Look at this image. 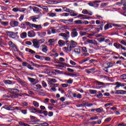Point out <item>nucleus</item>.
Returning a JSON list of instances; mask_svg holds the SVG:
<instances>
[{
    "label": "nucleus",
    "mask_w": 126,
    "mask_h": 126,
    "mask_svg": "<svg viewBox=\"0 0 126 126\" xmlns=\"http://www.w3.org/2000/svg\"><path fill=\"white\" fill-rule=\"evenodd\" d=\"M25 24L26 26H28L31 28V29H33V28H35V29H36L38 31L41 30L42 28V25H36L35 24H32L29 22H25Z\"/></svg>",
    "instance_id": "1"
},
{
    "label": "nucleus",
    "mask_w": 126,
    "mask_h": 126,
    "mask_svg": "<svg viewBox=\"0 0 126 126\" xmlns=\"http://www.w3.org/2000/svg\"><path fill=\"white\" fill-rule=\"evenodd\" d=\"M7 33L8 34V36L10 37V38H12V39H15L16 37H17V34H18V32L15 33L12 32H7Z\"/></svg>",
    "instance_id": "2"
},
{
    "label": "nucleus",
    "mask_w": 126,
    "mask_h": 126,
    "mask_svg": "<svg viewBox=\"0 0 126 126\" xmlns=\"http://www.w3.org/2000/svg\"><path fill=\"white\" fill-rule=\"evenodd\" d=\"M114 85H116L115 89H117V88H120V87H125V86H126V83L116 82Z\"/></svg>",
    "instance_id": "3"
},
{
    "label": "nucleus",
    "mask_w": 126,
    "mask_h": 126,
    "mask_svg": "<svg viewBox=\"0 0 126 126\" xmlns=\"http://www.w3.org/2000/svg\"><path fill=\"white\" fill-rule=\"evenodd\" d=\"M31 113L35 114V113H38V114H41L42 111L41 110H38L36 108H35L34 107H32L29 109Z\"/></svg>",
    "instance_id": "4"
},
{
    "label": "nucleus",
    "mask_w": 126,
    "mask_h": 126,
    "mask_svg": "<svg viewBox=\"0 0 126 126\" xmlns=\"http://www.w3.org/2000/svg\"><path fill=\"white\" fill-rule=\"evenodd\" d=\"M18 82L19 83H20L21 85H22V86H23V87H26V88H27V87L29 86V85L28 84V83L27 82L22 81L20 79H19Z\"/></svg>",
    "instance_id": "5"
},
{
    "label": "nucleus",
    "mask_w": 126,
    "mask_h": 126,
    "mask_svg": "<svg viewBox=\"0 0 126 126\" xmlns=\"http://www.w3.org/2000/svg\"><path fill=\"white\" fill-rule=\"evenodd\" d=\"M77 36H78L77 31H76L75 29H73L71 32V37H72V38H75V37H77Z\"/></svg>",
    "instance_id": "6"
},
{
    "label": "nucleus",
    "mask_w": 126,
    "mask_h": 126,
    "mask_svg": "<svg viewBox=\"0 0 126 126\" xmlns=\"http://www.w3.org/2000/svg\"><path fill=\"white\" fill-rule=\"evenodd\" d=\"M8 45L10 46V47H11V48H12L14 51H15V52L17 51V47L16 46V45H15V44H14V43H13V42H12V41H9Z\"/></svg>",
    "instance_id": "7"
},
{
    "label": "nucleus",
    "mask_w": 126,
    "mask_h": 126,
    "mask_svg": "<svg viewBox=\"0 0 126 126\" xmlns=\"http://www.w3.org/2000/svg\"><path fill=\"white\" fill-rule=\"evenodd\" d=\"M113 93H114V94H119L120 95H125L126 93V91L124 90H117Z\"/></svg>",
    "instance_id": "8"
},
{
    "label": "nucleus",
    "mask_w": 126,
    "mask_h": 126,
    "mask_svg": "<svg viewBox=\"0 0 126 126\" xmlns=\"http://www.w3.org/2000/svg\"><path fill=\"white\" fill-rule=\"evenodd\" d=\"M87 42L89 43V44H92L93 45H96V46L98 45V42L95 40L93 39H87Z\"/></svg>",
    "instance_id": "9"
},
{
    "label": "nucleus",
    "mask_w": 126,
    "mask_h": 126,
    "mask_svg": "<svg viewBox=\"0 0 126 126\" xmlns=\"http://www.w3.org/2000/svg\"><path fill=\"white\" fill-rule=\"evenodd\" d=\"M59 36H62V37H63L64 40H68V38H69V36L67 35V34L63 32L59 33Z\"/></svg>",
    "instance_id": "10"
},
{
    "label": "nucleus",
    "mask_w": 126,
    "mask_h": 126,
    "mask_svg": "<svg viewBox=\"0 0 126 126\" xmlns=\"http://www.w3.org/2000/svg\"><path fill=\"white\" fill-rule=\"evenodd\" d=\"M19 24V22L16 21H11L10 23V25H11L12 27L18 26Z\"/></svg>",
    "instance_id": "11"
},
{
    "label": "nucleus",
    "mask_w": 126,
    "mask_h": 126,
    "mask_svg": "<svg viewBox=\"0 0 126 126\" xmlns=\"http://www.w3.org/2000/svg\"><path fill=\"white\" fill-rule=\"evenodd\" d=\"M28 37H35V36H36V33H35V32H34L33 31H30L28 32Z\"/></svg>",
    "instance_id": "12"
},
{
    "label": "nucleus",
    "mask_w": 126,
    "mask_h": 126,
    "mask_svg": "<svg viewBox=\"0 0 126 126\" xmlns=\"http://www.w3.org/2000/svg\"><path fill=\"white\" fill-rule=\"evenodd\" d=\"M32 43L33 44L34 47H35V48H36L37 49H38L39 45H40L38 40L37 39H33Z\"/></svg>",
    "instance_id": "13"
},
{
    "label": "nucleus",
    "mask_w": 126,
    "mask_h": 126,
    "mask_svg": "<svg viewBox=\"0 0 126 126\" xmlns=\"http://www.w3.org/2000/svg\"><path fill=\"white\" fill-rule=\"evenodd\" d=\"M113 27V23H108L104 26V30H108V29H110V28H112Z\"/></svg>",
    "instance_id": "14"
},
{
    "label": "nucleus",
    "mask_w": 126,
    "mask_h": 126,
    "mask_svg": "<svg viewBox=\"0 0 126 126\" xmlns=\"http://www.w3.org/2000/svg\"><path fill=\"white\" fill-rule=\"evenodd\" d=\"M69 45L72 48H75V47L77 46V42H76V41H75L74 40H71L70 41Z\"/></svg>",
    "instance_id": "15"
},
{
    "label": "nucleus",
    "mask_w": 126,
    "mask_h": 126,
    "mask_svg": "<svg viewBox=\"0 0 126 126\" xmlns=\"http://www.w3.org/2000/svg\"><path fill=\"white\" fill-rule=\"evenodd\" d=\"M57 80L56 79L49 78L48 80V83L49 85H52L53 83H57Z\"/></svg>",
    "instance_id": "16"
},
{
    "label": "nucleus",
    "mask_w": 126,
    "mask_h": 126,
    "mask_svg": "<svg viewBox=\"0 0 126 126\" xmlns=\"http://www.w3.org/2000/svg\"><path fill=\"white\" fill-rule=\"evenodd\" d=\"M37 35L41 38H44L47 35V32H37Z\"/></svg>",
    "instance_id": "17"
},
{
    "label": "nucleus",
    "mask_w": 126,
    "mask_h": 126,
    "mask_svg": "<svg viewBox=\"0 0 126 126\" xmlns=\"http://www.w3.org/2000/svg\"><path fill=\"white\" fill-rule=\"evenodd\" d=\"M72 48V47L69 45L67 46V47H63V50L64 52H66V53H67V52H70L71 51Z\"/></svg>",
    "instance_id": "18"
},
{
    "label": "nucleus",
    "mask_w": 126,
    "mask_h": 126,
    "mask_svg": "<svg viewBox=\"0 0 126 126\" xmlns=\"http://www.w3.org/2000/svg\"><path fill=\"white\" fill-rule=\"evenodd\" d=\"M3 108L4 109H5V110H8V111H14V110H15V108H14V107L8 106L7 105L3 106Z\"/></svg>",
    "instance_id": "19"
},
{
    "label": "nucleus",
    "mask_w": 126,
    "mask_h": 126,
    "mask_svg": "<svg viewBox=\"0 0 126 126\" xmlns=\"http://www.w3.org/2000/svg\"><path fill=\"white\" fill-rule=\"evenodd\" d=\"M63 2V1H51L49 0L47 2H46V3H48V4H58V3H61Z\"/></svg>",
    "instance_id": "20"
},
{
    "label": "nucleus",
    "mask_w": 126,
    "mask_h": 126,
    "mask_svg": "<svg viewBox=\"0 0 126 126\" xmlns=\"http://www.w3.org/2000/svg\"><path fill=\"white\" fill-rule=\"evenodd\" d=\"M82 13H83V14H89L90 16L93 14V13L92 12H89L87 9H83L82 11Z\"/></svg>",
    "instance_id": "21"
},
{
    "label": "nucleus",
    "mask_w": 126,
    "mask_h": 126,
    "mask_svg": "<svg viewBox=\"0 0 126 126\" xmlns=\"http://www.w3.org/2000/svg\"><path fill=\"white\" fill-rule=\"evenodd\" d=\"M113 45L115 48H116V49H118V50H121V48H122V44L120 43H114Z\"/></svg>",
    "instance_id": "22"
},
{
    "label": "nucleus",
    "mask_w": 126,
    "mask_h": 126,
    "mask_svg": "<svg viewBox=\"0 0 126 126\" xmlns=\"http://www.w3.org/2000/svg\"><path fill=\"white\" fill-rule=\"evenodd\" d=\"M20 37L21 39H25L27 38V32H23L20 34Z\"/></svg>",
    "instance_id": "23"
},
{
    "label": "nucleus",
    "mask_w": 126,
    "mask_h": 126,
    "mask_svg": "<svg viewBox=\"0 0 126 126\" xmlns=\"http://www.w3.org/2000/svg\"><path fill=\"white\" fill-rule=\"evenodd\" d=\"M55 39H50L48 40V44L49 46H53V45H55Z\"/></svg>",
    "instance_id": "24"
},
{
    "label": "nucleus",
    "mask_w": 126,
    "mask_h": 126,
    "mask_svg": "<svg viewBox=\"0 0 126 126\" xmlns=\"http://www.w3.org/2000/svg\"><path fill=\"white\" fill-rule=\"evenodd\" d=\"M63 9L64 11H66V12H70L71 13L74 12V11L72 10L71 9H70L68 8H66L65 7H63Z\"/></svg>",
    "instance_id": "25"
},
{
    "label": "nucleus",
    "mask_w": 126,
    "mask_h": 126,
    "mask_svg": "<svg viewBox=\"0 0 126 126\" xmlns=\"http://www.w3.org/2000/svg\"><path fill=\"white\" fill-rule=\"evenodd\" d=\"M42 47V51L43 52V53H47L48 52V47L47 46L42 45H41Z\"/></svg>",
    "instance_id": "26"
},
{
    "label": "nucleus",
    "mask_w": 126,
    "mask_h": 126,
    "mask_svg": "<svg viewBox=\"0 0 126 126\" xmlns=\"http://www.w3.org/2000/svg\"><path fill=\"white\" fill-rule=\"evenodd\" d=\"M58 44L60 47H63V46H64L65 42L63 40H59L58 41Z\"/></svg>",
    "instance_id": "27"
},
{
    "label": "nucleus",
    "mask_w": 126,
    "mask_h": 126,
    "mask_svg": "<svg viewBox=\"0 0 126 126\" xmlns=\"http://www.w3.org/2000/svg\"><path fill=\"white\" fill-rule=\"evenodd\" d=\"M72 96L74 98H78V99H81L82 95L80 94H73Z\"/></svg>",
    "instance_id": "28"
},
{
    "label": "nucleus",
    "mask_w": 126,
    "mask_h": 126,
    "mask_svg": "<svg viewBox=\"0 0 126 126\" xmlns=\"http://www.w3.org/2000/svg\"><path fill=\"white\" fill-rule=\"evenodd\" d=\"M32 9L34 13H38L40 12V9L37 7H34Z\"/></svg>",
    "instance_id": "29"
},
{
    "label": "nucleus",
    "mask_w": 126,
    "mask_h": 126,
    "mask_svg": "<svg viewBox=\"0 0 126 126\" xmlns=\"http://www.w3.org/2000/svg\"><path fill=\"white\" fill-rule=\"evenodd\" d=\"M74 52L77 55H79L81 53V51L80 48H75L74 49Z\"/></svg>",
    "instance_id": "30"
},
{
    "label": "nucleus",
    "mask_w": 126,
    "mask_h": 126,
    "mask_svg": "<svg viewBox=\"0 0 126 126\" xmlns=\"http://www.w3.org/2000/svg\"><path fill=\"white\" fill-rule=\"evenodd\" d=\"M28 80L31 82V83H33V82H35L36 79H34L33 78H31V77H28Z\"/></svg>",
    "instance_id": "31"
},
{
    "label": "nucleus",
    "mask_w": 126,
    "mask_h": 126,
    "mask_svg": "<svg viewBox=\"0 0 126 126\" xmlns=\"http://www.w3.org/2000/svg\"><path fill=\"white\" fill-rule=\"evenodd\" d=\"M62 64H57L56 65L57 66H58L59 67H64V65H66V63H61Z\"/></svg>",
    "instance_id": "32"
},
{
    "label": "nucleus",
    "mask_w": 126,
    "mask_h": 126,
    "mask_svg": "<svg viewBox=\"0 0 126 126\" xmlns=\"http://www.w3.org/2000/svg\"><path fill=\"white\" fill-rule=\"evenodd\" d=\"M74 23L75 24H83V22L80 20L74 21Z\"/></svg>",
    "instance_id": "33"
},
{
    "label": "nucleus",
    "mask_w": 126,
    "mask_h": 126,
    "mask_svg": "<svg viewBox=\"0 0 126 126\" xmlns=\"http://www.w3.org/2000/svg\"><path fill=\"white\" fill-rule=\"evenodd\" d=\"M43 60H44V61H46V62H51V58L49 57H43Z\"/></svg>",
    "instance_id": "34"
},
{
    "label": "nucleus",
    "mask_w": 126,
    "mask_h": 126,
    "mask_svg": "<svg viewBox=\"0 0 126 126\" xmlns=\"http://www.w3.org/2000/svg\"><path fill=\"white\" fill-rule=\"evenodd\" d=\"M33 105L34 107H36V108H38V107H39V103L36 101H33Z\"/></svg>",
    "instance_id": "35"
},
{
    "label": "nucleus",
    "mask_w": 126,
    "mask_h": 126,
    "mask_svg": "<svg viewBox=\"0 0 126 126\" xmlns=\"http://www.w3.org/2000/svg\"><path fill=\"white\" fill-rule=\"evenodd\" d=\"M95 83L96 85H104V83H103L102 82H99L98 81H95Z\"/></svg>",
    "instance_id": "36"
},
{
    "label": "nucleus",
    "mask_w": 126,
    "mask_h": 126,
    "mask_svg": "<svg viewBox=\"0 0 126 126\" xmlns=\"http://www.w3.org/2000/svg\"><path fill=\"white\" fill-rule=\"evenodd\" d=\"M112 26H114V27H123L124 26V25H118V24H113L112 23Z\"/></svg>",
    "instance_id": "37"
},
{
    "label": "nucleus",
    "mask_w": 126,
    "mask_h": 126,
    "mask_svg": "<svg viewBox=\"0 0 126 126\" xmlns=\"http://www.w3.org/2000/svg\"><path fill=\"white\" fill-rule=\"evenodd\" d=\"M119 43H120V44H122V45H124V46H126V41H125L124 40H119Z\"/></svg>",
    "instance_id": "38"
},
{
    "label": "nucleus",
    "mask_w": 126,
    "mask_h": 126,
    "mask_svg": "<svg viewBox=\"0 0 126 126\" xmlns=\"http://www.w3.org/2000/svg\"><path fill=\"white\" fill-rule=\"evenodd\" d=\"M89 92L90 94H96V93H97V91L94 90H90Z\"/></svg>",
    "instance_id": "39"
},
{
    "label": "nucleus",
    "mask_w": 126,
    "mask_h": 126,
    "mask_svg": "<svg viewBox=\"0 0 126 126\" xmlns=\"http://www.w3.org/2000/svg\"><path fill=\"white\" fill-rule=\"evenodd\" d=\"M30 18L32 20V22H37V20L35 19V16L30 17Z\"/></svg>",
    "instance_id": "40"
},
{
    "label": "nucleus",
    "mask_w": 126,
    "mask_h": 126,
    "mask_svg": "<svg viewBox=\"0 0 126 126\" xmlns=\"http://www.w3.org/2000/svg\"><path fill=\"white\" fill-rule=\"evenodd\" d=\"M90 5V6H93V7L95 6V2L94 1H92L90 2H89L88 3Z\"/></svg>",
    "instance_id": "41"
},
{
    "label": "nucleus",
    "mask_w": 126,
    "mask_h": 126,
    "mask_svg": "<svg viewBox=\"0 0 126 126\" xmlns=\"http://www.w3.org/2000/svg\"><path fill=\"white\" fill-rule=\"evenodd\" d=\"M100 2V1H94V7H98V6H99L98 3Z\"/></svg>",
    "instance_id": "42"
},
{
    "label": "nucleus",
    "mask_w": 126,
    "mask_h": 126,
    "mask_svg": "<svg viewBox=\"0 0 126 126\" xmlns=\"http://www.w3.org/2000/svg\"><path fill=\"white\" fill-rule=\"evenodd\" d=\"M81 49H82V51L84 53H87V48H86V47H81Z\"/></svg>",
    "instance_id": "43"
},
{
    "label": "nucleus",
    "mask_w": 126,
    "mask_h": 126,
    "mask_svg": "<svg viewBox=\"0 0 126 126\" xmlns=\"http://www.w3.org/2000/svg\"><path fill=\"white\" fill-rule=\"evenodd\" d=\"M72 82H73V80L71 79H69L66 81V83H68V84H72Z\"/></svg>",
    "instance_id": "44"
},
{
    "label": "nucleus",
    "mask_w": 126,
    "mask_h": 126,
    "mask_svg": "<svg viewBox=\"0 0 126 126\" xmlns=\"http://www.w3.org/2000/svg\"><path fill=\"white\" fill-rule=\"evenodd\" d=\"M49 16L51 17H56V16H57V14H56V13H50L49 14Z\"/></svg>",
    "instance_id": "45"
},
{
    "label": "nucleus",
    "mask_w": 126,
    "mask_h": 126,
    "mask_svg": "<svg viewBox=\"0 0 126 126\" xmlns=\"http://www.w3.org/2000/svg\"><path fill=\"white\" fill-rule=\"evenodd\" d=\"M123 3H125V2H123V0H122L121 2H118L116 3V5H118L119 6H121Z\"/></svg>",
    "instance_id": "46"
},
{
    "label": "nucleus",
    "mask_w": 126,
    "mask_h": 126,
    "mask_svg": "<svg viewBox=\"0 0 126 126\" xmlns=\"http://www.w3.org/2000/svg\"><path fill=\"white\" fill-rule=\"evenodd\" d=\"M66 20L67 22L68 23L67 24H70V23H72V22H73V19H69Z\"/></svg>",
    "instance_id": "47"
},
{
    "label": "nucleus",
    "mask_w": 126,
    "mask_h": 126,
    "mask_svg": "<svg viewBox=\"0 0 126 126\" xmlns=\"http://www.w3.org/2000/svg\"><path fill=\"white\" fill-rule=\"evenodd\" d=\"M12 11L14 12H17V11H19V7H15L13 8Z\"/></svg>",
    "instance_id": "48"
},
{
    "label": "nucleus",
    "mask_w": 126,
    "mask_h": 126,
    "mask_svg": "<svg viewBox=\"0 0 126 126\" xmlns=\"http://www.w3.org/2000/svg\"><path fill=\"white\" fill-rule=\"evenodd\" d=\"M95 111H96V113H101V112L102 111V108H96V109H95Z\"/></svg>",
    "instance_id": "49"
},
{
    "label": "nucleus",
    "mask_w": 126,
    "mask_h": 126,
    "mask_svg": "<svg viewBox=\"0 0 126 126\" xmlns=\"http://www.w3.org/2000/svg\"><path fill=\"white\" fill-rule=\"evenodd\" d=\"M19 125H20L21 126H30L29 125L27 124H25L22 122H20L19 123Z\"/></svg>",
    "instance_id": "50"
},
{
    "label": "nucleus",
    "mask_w": 126,
    "mask_h": 126,
    "mask_svg": "<svg viewBox=\"0 0 126 126\" xmlns=\"http://www.w3.org/2000/svg\"><path fill=\"white\" fill-rule=\"evenodd\" d=\"M27 50L28 51H29V53H31V54H35V53H36V52H35V51H33L32 50L30 49L29 48H28L27 49Z\"/></svg>",
    "instance_id": "51"
},
{
    "label": "nucleus",
    "mask_w": 126,
    "mask_h": 126,
    "mask_svg": "<svg viewBox=\"0 0 126 126\" xmlns=\"http://www.w3.org/2000/svg\"><path fill=\"white\" fill-rule=\"evenodd\" d=\"M60 22H63V23H65V24H67V20L60 19L59 20Z\"/></svg>",
    "instance_id": "52"
},
{
    "label": "nucleus",
    "mask_w": 126,
    "mask_h": 126,
    "mask_svg": "<svg viewBox=\"0 0 126 126\" xmlns=\"http://www.w3.org/2000/svg\"><path fill=\"white\" fill-rule=\"evenodd\" d=\"M97 98H98V99H101L103 97V94L101 93L99 94L98 95H96Z\"/></svg>",
    "instance_id": "53"
},
{
    "label": "nucleus",
    "mask_w": 126,
    "mask_h": 126,
    "mask_svg": "<svg viewBox=\"0 0 126 126\" xmlns=\"http://www.w3.org/2000/svg\"><path fill=\"white\" fill-rule=\"evenodd\" d=\"M41 84H42L43 87H47V83H46L44 81H42Z\"/></svg>",
    "instance_id": "54"
},
{
    "label": "nucleus",
    "mask_w": 126,
    "mask_h": 126,
    "mask_svg": "<svg viewBox=\"0 0 126 126\" xmlns=\"http://www.w3.org/2000/svg\"><path fill=\"white\" fill-rule=\"evenodd\" d=\"M43 9L44 11H45V12H48L49 11V8L46 6H44V7L43 8Z\"/></svg>",
    "instance_id": "55"
},
{
    "label": "nucleus",
    "mask_w": 126,
    "mask_h": 126,
    "mask_svg": "<svg viewBox=\"0 0 126 126\" xmlns=\"http://www.w3.org/2000/svg\"><path fill=\"white\" fill-rule=\"evenodd\" d=\"M87 33H86V32H80V36H85V35H87Z\"/></svg>",
    "instance_id": "56"
},
{
    "label": "nucleus",
    "mask_w": 126,
    "mask_h": 126,
    "mask_svg": "<svg viewBox=\"0 0 126 126\" xmlns=\"http://www.w3.org/2000/svg\"><path fill=\"white\" fill-rule=\"evenodd\" d=\"M45 42V39H41L38 40V43L39 44H43Z\"/></svg>",
    "instance_id": "57"
},
{
    "label": "nucleus",
    "mask_w": 126,
    "mask_h": 126,
    "mask_svg": "<svg viewBox=\"0 0 126 126\" xmlns=\"http://www.w3.org/2000/svg\"><path fill=\"white\" fill-rule=\"evenodd\" d=\"M98 119H99V117L98 116L90 118V120H91L92 121H93L94 120H98Z\"/></svg>",
    "instance_id": "58"
},
{
    "label": "nucleus",
    "mask_w": 126,
    "mask_h": 126,
    "mask_svg": "<svg viewBox=\"0 0 126 126\" xmlns=\"http://www.w3.org/2000/svg\"><path fill=\"white\" fill-rule=\"evenodd\" d=\"M25 10H26V8H19V11H20V12H24V11H25Z\"/></svg>",
    "instance_id": "59"
},
{
    "label": "nucleus",
    "mask_w": 126,
    "mask_h": 126,
    "mask_svg": "<svg viewBox=\"0 0 126 126\" xmlns=\"http://www.w3.org/2000/svg\"><path fill=\"white\" fill-rule=\"evenodd\" d=\"M27 67H28V68H29V69H31V70H33L34 69V67L31 66V65H30L29 64H28Z\"/></svg>",
    "instance_id": "60"
},
{
    "label": "nucleus",
    "mask_w": 126,
    "mask_h": 126,
    "mask_svg": "<svg viewBox=\"0 0 126 126\" xmlns=\"http://www.w3.org/2000/svg\"><path fill=\"white\" fill-rule=\"evenodd\" d=\"M107 67L108 68H110V67H112V66H113V65H114V64H113V63H107Z\"/></svg>",
    "instance_id": "61"
},
{
    "label": "nucleus",
    "mask_w": 126,
    "mask_h": 126,
    "mask_svg": "<svg viewBox=\"0 0 126 126\" xmlns=\"http://www.w3.org/2000/svg\"><path fill=\"white\" fill-rule=\"evenodd\" d=\"M96 24L99 25V24H102V23H103V21H100V20H96L95 21Z\"/></svg>",
    "instance_id": "62"
},
{
    "label": "nucleus",
    "mask_w": 126,
    "mask_h": 126,
    "mask_svg": "<svg viewBox=\"0 0 126 126\" xmlns=\"http://www.w3.org/2000/svg\"><path fill=\"white\" fill-rule=\"evenodd\" d=\"M69 15V13H63V14H61V16H68Z\"/></svg>",
    "instance_id": "63"
},
{
    "label": "nucleus",
    "mask_w": 126,
    "mask_h": 126,
    "mask_svg": "<svg viewBox=\"0 0 126 126\" xmlns=\"http://www.w3.org/2000/svg\"><path fill=\"white\" fill-rule=\"evenodd\" d=\"M24 15H21V16L19 18V21H22V20H23V19H24Z\"/></svg>",
    "instance_id": "64"
}]
</instances>
